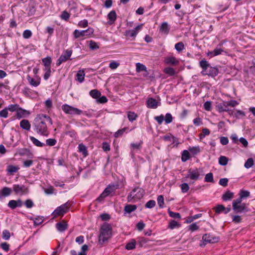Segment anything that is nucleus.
<instances>
[{
	"mask_svg": "<svg viewBox=\"0 0 255 255\" xmlns=\"http://www.w3.org/2000/svg\"><path fill=\"white\" fill-rule=\"evenodd\" d=\"M47 123L50 125L52 124V121L50 117L44 114L37 115L33 123L34 130L41 135L47 136L49 135Z\"/></svg>",
	"mask_w": 255,
	"mask_h": 255,
	"instance_id": "1",
	"label": "nucleus"
},
{
	"mask_svg": "<svg viewBox=\"0 0 255 255\" xmlns=\"http://www.w3.org/2000/svg\"><path fill=\"white\" fill-rule=\"evenodd\" d=\"M200 66L202 70L201 74L203 75H208L212 77H215L219 73V70L216 67H213L206 60H202L199 62Z\"/></svg>",
	"mask_w": 255,
	"mask_h": 255,
	"instance_id": "2",
	"label": "nucleus"
},
{
	"mask_svg": "<svg viewBox=\"0 0 255 255\" xmlns=\"http://www.w3.org/2000/svg\"><path fill=\"white\" fill-rule=\"evenodd\" d=\"M112 228L111 225L105 223L100 229V234L99 237V242L103 244L108 241L112 237Z\"/></svg>",
	"mask_w": 255,
	"mask_h": 255,
	"instance_id": "3",
	"label": "nucleus"
},
{
	"mask_svg": "<svg viewBox=\"0 0 255 255\" xmlns=\"http://www.w3.org/2000/svg\"><path fill=\"white\" fill-rule=\"evenodd\" d=\"M144 192L143 189L138 187L134 188L128 196V200L131 202L132 200L140 199L143 196Z\"/></svg>",
	"mask_w": 255,
	"mask_h": 255,
	"instance_id": "4",
	"label": "nucleus"
},
{
	"mask_svg": "<svg viewBox=\"0 0 255 255\" xmlns=\"http://www.w3.org/2000/svg\"><path fill=\"white\" fill-rule=\"evenodd\" d=\"M71 206L70 203L69 202L61 205L59 207H58L52 213V215L53 217H56L60 216H63L66 214L69 210Z\"/></svg>",
	"mask_w": 255,
	"mask_h": 255,
	"instance_id": "5",
	"label": "nucleus"
},
{
	"mask_svg": "<svg viewBox=\"0 0 255 255\" xmlns=\"http://www.w3.org/2000/svg\"><path fill=\"white\" fill-rule=\"evenodd\" d=\"M201 172H202V170L200 168H190L188 170L186 178H189L192 180H197L200 178Z\"/></svg>",
	"mask_w": 255,
	"mask_h": 255,
	"instance_id": "6",
	"label": "nucleus"
},
{
	"mask_svg": "<svg viewBox=\"0 0 255 255\" xmlns=\"http://www.w3.org/2000/svg\"><path fill=\"white\" fill-rule=\"evenodd\" d=\"M62 110L67 114L80 115L82 111L79 109L73 107L67 104H64L62 106Z\"/></svg>",
	"mask_w": 255,
	"mask_h": 255,
	"instance_id": "7",
	"label": "nucleus"
},
{
	"mask_svg": "<svg viewBox=\"0 0 255 255\" xmlns=\"http://www.w3.org/2000/svg\"><path fill=\"white\" fill-rule=\"evenodd\" d=\"M116 189V188L114 185H109L104 190L103 193L97 199V200L99 202H101L105 198L114 192Z\"/></svg>",
	"mask_w": 255,
	"mask_h": 255,
	"instance_id": "8",
	"label": "nucleus"
},
{
	"mask_svg": "<svg viewBox=\"0 0 255 255\" xmlns=\"http://www.w3.org/2000/svg\"><path fill=\"white\" fill-rule=\"evenodd\" d=\"M142 25L143 24L138 25L133 29L126 30L124 33V35L128 39L132 38L134 39L139 30L142 27Z\"/></svg>",
	"mask_w": 255,
	"mask_h": 255,
	"instance_id": "9",
	"label": "nucleus"
},
{
	"mask_svg": "<svg viewBox=\"0 0 255 255\" xmlns=\"http://www.w3.org/2000/svg\"><path fill=\"white\" fill-rule=\"evenodd\" d=\"M72 51L70 50H66L65 51L58 59L56 63L57 66H59L62 63L65 62L70 59V57L72 55Z\"/></svg>",
	"mask_w": 255,
	"mask_h": 255,
	"instance_id": "10",
	"label": "nucleus"
},
{
	"mask_svg": "<svg viewBox=\"0 0 255 255\" xmlns=\"http://www.w3.org/2000/svg\"><path fill=\"white\" fill-rule=\"evenodd\" d=\"M222 45V43H219L214 50L207 52V56L210 58H212L221 54L224 52V50L221 47Z\"/></svg>",
	"mask_w": 255,
	"mask_h": 255,
	"instance_id": "11",
	"label": "nucleus"
},
{
	"mask_svg": "<svg viewBox=\"0 0 255 255\" xmlns=\"http://www.w3.org/2000/svg\"><path fill=\"white\" fill-rule=\"evenodd\" d=\"M233 209L236 213H241L243 212H247L249 211L248 206L246 203H242V204L234 205L233 206Z\"/></svg>",
	"mask_w": 255,
	"mask_h": 255,
	"instance_id": "12",
	"label": "nucleus"
},
{
	"mask_svg": "<svg viewBox=\"0 0 255 255\" xmlns=\"http://www.w3.org/2000/svg\"><path fill=\"white\" fill-rule=\"evenodd\" d=\"M89 32L88 34L93 33V29L92 28H88L85 30L79 31L77 29L75 30L73 34L75 38H78L80 37H83L85 35H87V33Z\"/></svg>",
	"mask_w": 255,
	"mask_h": 255,
	"instance_id": "13",
	"label": "nucleus"
},
{
	"mask_svg": "<svg viewBox=\"0 0 255 255\" xmlns=\"http://www.w3.org/2000/svg\"><path fill=\"white\" fill-rule=\"evenodd\" d=\"M30 115L29 111L18 108L17 105V118H24L27 117Z\"/></svg>",
	"mask_w": 255,
	"mask_h": 255,
	"instance_id": "14",
	"label": "nucleus"
},
{
	"mask_svg": "<svg viewBox=\"0 0 255 255\" xmlns=\"http://www.w3.org/2000/svg\"><path fill=\"white\" fill-rule=\"evenodd\" d=\"M164 62L167 64L175 65L179 63L178 60L173 56H167L164 59Z\"/></svg>",
	"mask_w": 255,
	"mask_h": 255,
	"instance_id": "15",
	"label": "nucleus"
},
{
	"mask_svg": "<svg viewBox=\"0 0 255 255\" xmlns=\"http://www.w3.org/2000/svg\"><path fill=\"white\" fill-rule=\"evenodd\" d=\"M56 228L58 231L62 232L67 230L68 228V225L65 221H62L60 222H58L56 224Z\"/></svg>",
	"mask_w": 255,
	"mask_h": 255,
	"instance_id": "16",
	"label": "nucleus"
},
{
	"mask_svg": "<svg viewBox=\"0 0 255 255\" xmlns=\"http://www.w3.org/2000/svg\"><path fill=\"white\" fill-rule=\"evenodd\" d=\"M146 104L147 107L151 109H156L158 106L157 101L152 98L148 99Z\"/></svg>",
	"mask_w": 255,
	"mask_h": 255,
	"instance_id": "17",
	"label": "nucleus"
},
{
	"mask_svg": "<svg viewBox=\"0 0 255 255\" xmlns=\"http://www.w3.org/2000/svg\"><path fill=\"white\" fill-rule=\"evenodd\" d=\"M217 110L219 112L229 111L228 106L227 102H223L218 104L216 106Z\"/></svg>",
	"mask_w": 255,
	"mask_h": 255,
	"instance_id": "18",
	"label": "nucleus"
},
{
	"mask_svg": "<svg viewBox=\"0 0 255 255\" xmlns=\"http://www.w3.org/2000/svg\"><path fill=\"white\" fill-rule=\"evenodd\" d=\"M108 18L109 19V23L112 24L114 23L117 19V14L115 10H112L108 14Z\"/></svg>",
	"mask_w": 255,
	"mask_h": 255,
	"instance_id": "19",
	"label": "nucleus"
},
{
	"mask_svg": "<svg viewBox=\"0 0 255 255\" xmlns=\"http://www.w3.org/2000/svg\"><path fill=\"white\" fill-rule=\"evenodd\" d=\"M20 127L23 129L29 130L31 125L28 120L24 119L20 121Z\"/></svg>",
	"mask_w": 255,
	"mask_h": 255,
	"instance_id": "20",
	"label": "nucleus"
},
{
	"mask_svg": "<svg viewBox=\"0 0 255 255\" xmlns=\"http://www.w3.org/2000/svg\"><path fill=\"white\" fill-rule=\"evenodd\" d=\"M169 29L170 28L166 22L162 23L159 28L160 31L165 34H167L169 33Z\"/></svg>",
	"mask_w": 255,
	"mask_h": 255,
	"instance_id": "21",
	"label": "nucleus"
},
{
	"mask_svg": "<svg viewBox=\"0 0 255 255\" xmlns=\"http://www.w3.org/2000/svg\"><path fill=\"white\" fill-rule=\"evenodd\" d=\"M27 79L29 84L34 87L38 86L40 83V79L39 78L37 80H35L34 78L30 77L29 76H27Z\"/></svg>",
	"mask_w": 255,
	"mask_h": 255,
	"instance_id": "22",
	"label": "nucleus"
},
{
	"mask_svg": "<svg viewBox=\"0 0 255 255\" xmlns=\"http://www.w3.org/2000/svg\"><path fill=\"white\" fill-rule=\"evenodd\" d=\"M85 72L83 70H80L76 74V80L80 83H82L84 81Z\"/></svg>",
	"mask_w": 255,
	"mask_h": 255,
	"instance_id": "23",
	"label": "nucleus"
},
{
	"mask_svg": "<svg viewBox=\"0 0 255 255\" xmlns=\"http://www.w3.org/2000/svg\"><path fill=\"white\" fill-rule=\"evenodd\" d=\"M202 240L208 243H213L214 242H216L217 239L212 238L209 234H205L203 236Z\"/></svg>",
	"mask_w": 255,
	"mask_h": 255,
	"instance_id": "24",
	"label": "nucleus"
},
{
	"mask_svg": "<svg viewBox=\"0 0 255 255\" xmlns=\"http://www.w3.org/2000/svg\"><path fill=\"white\" fill-rule=\"evenodd\" d=\"M42 61L45 67V69H47L48 68H51L52 60L50 57L47 56L46 58L42 59Z\"/></svg>",
	"mask_w": 255,
	"mask_h": 255,
	"instance_id": "25",
	"label": "nucleus"
},
{
	"mask_svg": "<svg viewBox=\"0 0 255 255\" xmlns=\"http://www.w3.org/2000/svg\"><path fill=\"white\" fill-rule=\"evenodd\" d=\"M29 138L31 141L36 146L43 147L45 145L44 143L40 142L38 139L33 136H29Z\"/></svg>",
	"mask_w": 255,
	"mask_h": 255,
	"instance_id": "26",
	"label": "nucleus"
},
{
	"mask_svg": "<svg viewBox=\"0 0 255 255\" xmlns=\"http://www.w3.org/2000/svg\"><path fill=\"white\" fill-rule=\"evenodd\" d=\"M136 241L135 239H131L126 246L125 248L128 250H131L135 249Z\"/></svg>",
	"mask_w": 255,
	"mask_h": 255,
	"instance_id": "27",
	"label": "nucleus"
},
{
	"mask_svg": "<svg viewBox=\"0 0 255 255\" xmlns=\"http://www.w3.org/2000/svg\"><path fill=\"white\" fill-rule=\"evenodd\" d=\"M11 192V190L7 187H4L3 188L1 192H0V198L1 197H5L7 196H8L10 194Z\"/></svg>",
	"mask_w": 255,
	"mask_h": 255,
	"instance_id": "28",
	"label": "nucleus"
},
{
	"mask_svg": "<svg viewBox=\"0 0 255 255\" xmlns=\"http://www.w3.org/2000/svg\"><path fill=\"white\" fill-rule=\"evenodd\" d=\"M78 149L80 152H81L84 157H86L88 155L87 148L85 145L82 143L79 144L78 145Z\"/></svg>",
	"mask_w": 255,
	"mask_h": 255,
	"instance_id": "29",
	"label": "nucleus"
},
{
	"mask_svg": "<svg viewBox=\"0 0 255 255\" xmlns=\"http://www.w3.org/2000/svg\"><path fill=\"white\" fill-rule=\"evenodd\" d=\"M233 197V193L228 191L225 192L222 196V199L224 201H228Z\"/></svg>",
	"mask_w": 255,
	"mask_h": 255,
	"instance_id": "30",
	"label": "nucleus"
},
{
	"mask_svg": "<svg viewBox=\"0 0 255 255\" xmlns=\"http://www.w3.org/2000/svg\"><path fill=\"white\" fill-rule=\"evenodd\" d=\"M136 209V206L135 205H128L125 207L124 210L126 212L130 213L131 212L134 211Z\"/></svg>",
	"mask_w": 255,
	"mask_h": 255,
	"instance_id": "31",
	"label": "nucleus"
},
{
	"mask_svg": "<svg viewBox=\"0 0 255 255\" xmlns=\"http://www.w3.org/2000/svg\"><path fill=\"white\" fill-rule=\"evenodd\" d=\"M141 142L136 143H131L130 144V146L132 148L131 151V154L132 155V156H134V153H133L134 150L135 149H140V147H141Z\"/></svg>",
	"mask_w": 255,
	"mask_h": 255,
	"instance_id": "32",
	"label": "nucleus"
},
{
	"mask_svg": "<svg viewBox=\"0 0 255 255\" xmlns=\"http://www.w3.org/2000/svg\"><path fill=\"white\" fill-rule=\"evenodd\" d=\"M136 71L138 73L142 71H147L145 66L140 63H137L136 64Z\"/></svg>",
	"mask_w": 255,
	"mask_h": 255,
	"instance_id": "33",
	"label": "nucleus"
},
{
	"mask_svg": "<svg viewBox=\"0 0 255 255\" xmlns=\"http://www.w3.org/2000/svg\"><path fill=\"white\" fill-rule=\"evenodd\" d=\"M90 95L92 98L97 99L101 96V94L97 90H92L90 92Z\"/></svg>",
	"mask_w": 255,
	"mask_h": 255,
	"instance_id": "34",
	"label": "nucleus"
},
{
	"mask_svg": "<svg viewBox=\"0 0 255 255\" xmlns=\"http://www.w3.org/2000/svg\"><path fill=\"white\" fill-rule=\"evenodd\" d=\"M175 48L177 50V52H181L183 49H185V46L182 42H179L177 43L175 45Z\"/></svg>",
	"mask_w": 255,
	"mask_h": 255,
	"instance_id": "35",
	"label": "nucleus"
},
{
	"mask_svg": "<svg viewBox=\"0 0 255 255\" xmlns=\"http://www.w3.org/2000/svg\"><path fill=\"white\" fill-rule=\"evenodd\" d=\"M190 158V154L188 151L184 150L182 153L181 160L183 162H185L188 160Z\"/></svg>",
	"mask_w": 255,
	"mask_h": 255,
	"instance_id": "36",
	"label": "nucleus"
},
{
	"mask_svg": "<svg viewBox=\"0 0 255 255\" xmlns=\"http://www.w3.org/2000/svg\"><path fill=\"white\" fill-rule=\"evenodd\" d=\"M137 117V115L132 112H128V118L130 122H133L135 120Z\"/></svg>",
	"mask_w": 255,
	"mask_h": 255,
	"instance_id": "37",
	"label": "nucleus"
},
{
	"mask_svg": "<svg viewBox=\"0 0 255 255\" xmlns=\"http://www.w3.org/2000/svg\"><path fill=\"white\" fill-rule=\"evenodd\" d=\"M254 164V161L252 158H250L247 159L246 162L244 164V166L245 168L249 169L252 167Z\"/></svg>",
	"mask_w": 255,
	"mask_h": 255,
	"instance_id": "38",
	"label": "nucleus"
},
{
	"mask_svg": "<svg viewBox=\"0 0 255 255\" xmlns=\"http://www.w3.org/2000/svg\"><path fill=\"white\" fill-rule=\"evenodd\" d=\"M164 72L169 76H173L175 74V70L173 68L166 67L164 69Z\"/></svg>",
	"mask_w": 255,
	"mask_h": 255,
	"instance_id": "39",
	"label": "nucleus"
},
{
	"mask_svg": "<svg viewBox=\"0 0 255 255\" xmlns=\"http://www.w3.org/2000/svg\"><path fill=\"white\" fill-rule=\"evenodd\" d=\"M180 226V224L175 220H171L169 224V228L171 229L178 228Z\"/></svg>",
	"mask_w": 255,
	"mask_h": 255,
	"instance_id": "40",
	"label": "nucleus"
},
{
	"mask_svg": "<svg viewBox=\"0 0 255 255\" xmlns=\"http://www.w3.org/2000/svg\"><path fill=\"white\" fill-rule=\"evenodd\" d=\"M228 162V159L227 157L224 156H221L219 158V163L221 165H226Z\"/></svg>",
	"mask_w": 255,
	"mask_h": 255,
	"instance_id": "41",
	"label": "nucleus"
},
{
	"mask_svg": "<svg viewBox=\"0 0 255 255\" xmlns=\"http://www.w3.org/2000/svg\"><path fill=\"white\" fill-rule=\"evenodd\" d=\"M189 151L193 155H196L200 152V149L199 146H195L190 147Z\"/></svg>",
	"mask_w": 255,
	"mask_h": 255,
	"instance_id": "42",
	"label": "nucleus"
},
{
	"mask_svg": "<svg viewBox=\"0 0 255 255\" xmlns=\"http://www.w3.org/2000/svg\"><path fill=\"white\" fill-rule=\"evenodd\" d=\"M205 181L207 182H214L213 175L212 173H208L205 175Z\"/></svg>",
	"mask_w": 255,
	"mask_h": 255,
	"instance_id": "43",
	"label": "nucleus"
},
{
	"mask_svg": "<svg viewBox=\"0 0 255 255\" xmlns=\"http://www.w3.org/2000/svg\"><path fill=\"white\" fill-rule=\"evenodd\" d=\"M69 17H70L69 13L66 10L62 11L60 15V18L64 20L65 21H67L69 19Z\"/></svg>",
	"mask_w": 255,
	"mask_h": 255,
	"instance_id": "44",
	"label": "nucleus"
},
{
	"mask_svg": "<svg viewBox=\"0 0 255 255\" xmlns=\"http://www.w3.org/2000/svg\"><path fill=\"white\" fill-rule=\"evenodd\" d=\"M57 141L54 138H49L46 140V144L47 145L52 146L56 144Z\"/></svg>",
	"mask_w": 255,
	"mask_h": 255,
	"instance_id": "45",
	"label": "nucleus"
},
{
	"mask_svg": "<svg viewBox=\"0 0 255 255\" xmlns=\"http://www.w3.org/2000/svg\"><path fill=\"white\" fill-rule=\"evenodd\" d=\"M168 214H169V215L170 216V217H171L173 218H175V219H180L181 218V216L179 213L173 212L169 210H168Z\"/></svg>",
	"mask_w": 255,
	"mask_h": 255,
	"instance_id": "46",
	"label": "nucleus"
},
{
	"mask_svg": "<svg viewBox=\"0 0 255 255\" xmlns=\"http://www.w3.org/2000/svg\"><path fill=\"white\" fill-rule=\"evenodd\" d=\"M157 203L160 208H163L164 204V198L162 195H159L157 197Z\"/></svg>",
	"mask_w": 255,
	"mask_h": 255,
	"instance_id": "47",
	"label": "nucleus"
},
{
	"mask_svg": "<svg viewBox=\"0 0 255 255\" xmlns=\"http://www.w3.org/2000/svg\"><path fill=\"white\" fill-rule=\"evenodd\" d=\"M172 120V116L170 113H167L165 115L164 121L166 124L171 123Z\"/></svg>",
	"mask_w": 255,
	"mask_h": 255,
	"instance_id": "48",
	"label": "nucleus"
},
{
	"mask_svg": "<svg viewBox=\"0 0 255 255\" xmlns=\"http://www.w3.org/2000/svg\"><path fill=\"white\" fill-rule=\"evenodd\" d=\"M89 47L92 50H96L99 48L97 43L92 40L89 41Z\"/></svg>",
	"mask_w": 255,
	"mask_h": 255,
	"instance_id": "49",
	"label": "nucleus"
},
{
	"mask_svg": "<svg viewBox=\"0 0 255 255\" xmlns=\"http://www.w3.org/2000/svg\"><path fill=\"white\" fill-rule=\"evenodd\" d=\"M127 129V128H124L122 129H119L117 132H116L114 134V136L116 137H118L119 136H121L126 131V130Z\"/></svg>",
	"mask_w": 255,
	"mask_h": 255,
	"instance_id": "50",
	"label": "nucleus"
},
{
	"mask_svg": "<svg viewBox=\"0 0 255 255\" xmlns=\"http://www.w3.org/2000/svg\"><path fill=\"white\" fill-rule=\"evenodd\" d=\"M155 205V201L154 200H149L145 204V207L147 208H152Z\"/></svg>",
	"mask_w": 255,
	"mask_h": 255,
	"instance_id": "51",
	"label": "nucleus"
},
{
	"mask_svg": "<svg viewBox=\"0 0 255 255\" xmlns=\"http://www.w3.org/2000/svg\"><path fill=\"white\" fill-rule=\"evenodd\" d=\"M210 131L208 128H204L202 129V133H201L199 135L200 138H203V137H205V135H209L210 134Z\"/></svg>",
	"mask_w": 255,
	"mask_h": 255,
	"instance_id": "52",
	"label": "nucleus"
},
{
	"mask_svg": "<svg viewBox=\"0 0 255 255\" xmlns=\"http://www.w3.org/2000/svg\"><path fill=\"white\" fill-rule=\"evenodd\" d=\"M180 186H181V189L182 192L183 193L187 192L189 189V187L188 186V184L186 183L182 184L180 185Z\"/></svg>",
	"mask_w": 255,
	"mask_h": 255,
	"instance_id": "53",
	"label": "nucleus"
},
{
	"mask_svg": "<svg viewBox=\"0 0 255 255\" xmlns=\"http://www.w3.org/2000/svg\"><path fill=\"white\" fill-rule=\"evenodd\" d=\"M32 35V32L30 30H25L23 33V37L25 39H28L30 38Z\"/></svg>",
	"mask_w": 255,
	"mask_h": 255,
	"instance_id": "54",
	"label": "nucleus"
},
{
	"mask_svg": "<svg viewBox=\"0 0 255 255\" xmlns=\"http://www.w3.org/2000/svg\"><path fill=\"white\" fill-rule=\"evenodd\" d=\"M6 170L9 174H13L16 172V167L12 165H8Z\"/></svg>",
	"mask_w": 255,
	"mask_h": 255,
	"instance_id": "55",
	"label": "nucleus"
},
{
	"mask_svg": "<svg viewBox=\"0 0 255 255\" xmlns=\"http://www.w3.org/2000/svg\"><path fill=\"white\" fill-rule=\"evenodd\" d=\"M240 196L241 197V198H245L246 197H248L250 196V192L246 190H241Z\"/></svg>",
	"mask_w": 255,
	"mask_h": 255,
	"instance_id": "56",
	"label": "nucleus"
},
{
	"mask_svg": "<svg viewBox=\"0 0 255 255\" xmlns=\"http://www.w3.org/2000/svg\"><path fill=\"white\" fill-rule=\"evenodd\" d=\"M119 63L116 62L115 61H113L110 63L109 67L112 69H116L119 66Z\"/></svg>",
	"mask_w": 255,
	"mask_h": 255,
	"instance_id": "57",
	"label": "nucleus"
},
{
	"mask_svg": "<svg viewBox=\"0 0 255 255\" xmlns=\"http://www.w3.org/2000/svg\"><path fill=\"white\" fill-rule=\"evenodd\" d=\"M225 207L222 205H218L215 208V212L217 214H219L222 212H224Z\"/></svg>",
	"mask_w": 255,
	"mask_h": 255,
	"instance_id": "58",
	"label": "nucleus"
},
{
	"mask_svg": "<svg viewBox=\"0 0 255 255\" xmlns=\"http://www.w3.org/2000/svg\"><path fill=\"white\" fill-rule=\"evenodd\" d=\"M10 238V233L7 230H4L2 232V238L4 240H7Z\"/></svg>",
	"mask_w": 255,
	"mask_h": 255,
	"instance_id": "59",
	"label": "nucleus"
},
{
	"mask_svg": "<svg viewBox=\"0 0 255 255\" xmlns=\"http://www.w3.org/2000/svg\"><path fill=\"white\" fill-rule=\"evenodd\" d=\"M45 73L44 75V79L47 80L50 76L51 74V68L45 69Z\"/></svg>",
	"mask_w": 255,
	"mask_h": 255,
	"instance_id": "60",
	"label": "nucleus"
},
{
	"mask_svg": "<svg viewBox=\"0 0 255 255\" xmlns=\"http://www.w3.org/2000/svg\"><path fill=\"white\" fill-rule=\"evenodd\" d=\"M228 179L227 178H221L219 180L220 185L226 187L228 185Z\"/></svg>",
	"mask_w": 255,
	"mask_h": 255,
	"instance_id": "61",
	"label": "nucleus"
},
{
	"mask_svg": "<svg viewBox=\"0 0 255 255\" xmlns=\"http://www.w3.org/2000/svg\"><path fill=\"white\" fill-rule=\"evenodd\" d=\"M24 205L27 208H31L33 206V203L30 199H27L25 201Z\"/></svg>",
	"mask_w": 255,
	"mask_h": 255,
	"instance_id": "62",
	"label": "nucleus"
},
{
	"mask_svg": "<svg viewBox=\"0 0 255 255\" xmlns=\"http://www.w3.org/2000/svg\"><path fill=\"white\" fill-rule=\"evenodd\" d=\"M198 229H199V226H197V225L195 223L191 224L189 226V230H190L192 232L196 231V230H198Z\"/></svg>",
	"mask_w": 255,
	"mask_h": 255,
	"instance_id": "63",
	"label": "nucleus"
},
{
	"mask_svg": "<svg viewBox=\"0 0 255 255\" xmlns=\"http://www.w3.org/2000/svg\"><path fill=\"white\" fill-rule=\"evenodd\" d=\"M204 109L208 111H210L211 110V102L210 101H207L204 104Z\"/></svg>",
	"mask_w": 255,
	"mask_h": 255,
	"instance_id": "64",
	"label": "nucleus"
}]
</instances>
